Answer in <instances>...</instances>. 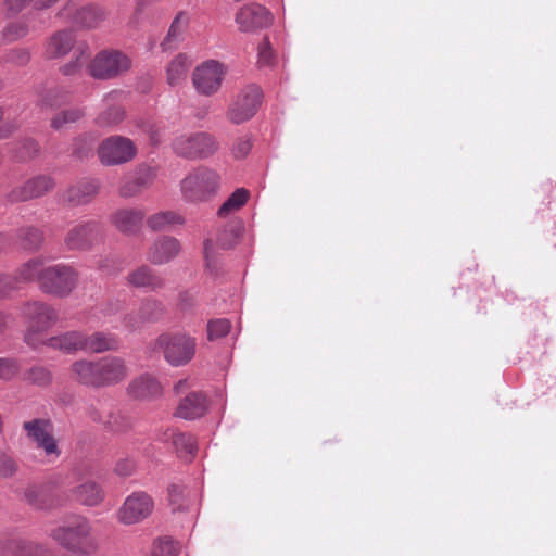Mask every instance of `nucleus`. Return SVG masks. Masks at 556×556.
I'll return each instance as SVG.
<instances>
[{
    "label": "nucleus",
    "instance_id": "43",
    "mask_svg": "<svg viewBox=\"0 0 556 556\" xmlns=\"http://www.w3.org/2000/svg\"><path fill=\"white\" fill-rule=\"evenodd\" d=\"M124 116L125 112L122 108H109L98 116L97 124L101 127H112L119 124Z\"/></svg>",
    "mask_w": 556,
    "mask_h": 556
},
{
    "label": "nucleus",
    "instance_id": "9",
    "mask_svg": "<svg viewBox=\"0 0 556 556\" xmlns=\"http://www.w3.org/2000/svg\"><path fill=\"white\" fill-rule=\"evenodd\" d=\"M218 143L214 136L207 132L184 134L173 141L174 152L186 159H205L214 154Z\"/></svg>",
    "mask_w": 556,
    "mask_h": 556
},
{
    "label": "nucleus",
    "instance_id": "6",
    "mask_svg": "<svg viewBox=\"0 0 556 556\" xmlns=\"http://www.w3.org/2000/svg\"><path fill=\"white\" fill-rule=\"evenodd\" d=\"M263 102V91L256 84L241 88L229 104L226 117L235 125L250 121L257 113Z\"/></svg>",
    "mask_w": 556,
    "mask_h": 556
},
{
    "label": "nucleus",
    "instance_id": "23",
    "mask_svg": "<svg viewBox=\"0 0 556 556\" xmlns=\"http://www.w3.org/2000/svg\"><path fill=\"white\" fill-rule=\"evenodd\" d=\"M144 212L139 208H119L111 215L113 226L125 235H135L141 227Z\"/></svg>",
    "mask_w": 556,
    "mask_h": 556
},
{
    "label": "nucleus",
    "instance_id": "30",
    "mask_svg": "<svg viewBox=\"0 0 556 556\" xmlns=\"http://www.w3.org/2000/svg\"><path fill=\"white\" fill-rule=\"evenodd\" d=\"M161 384L149 375L134 379L128 386V393L136 399H151L161 393Z\"/></svg>",
    "mask_w": 556,
    "mask_h": 556
},
{
    "label": "nucleus",
    "instance_id": "11",
    "mask_svg": "<svg viewBox=\"0 0 556 556\" xmlns=\"http://www.w3.org/2000/svg\"><path fill=\"white\" fill-rule=\"evenodd\" d=\"M97 153L103 165H119L131 161L137 154V148L129 138L111 136L100 143Z\"/></svg>",
    "mask_w": 556,
    "mask_h": 556
},
{
    "label": "nucleus",
    "instance_id": "50",
    "mask_svg": "<svg viewBox=\"0 0 556 556\" xmlns=\"http://www.w3.org/2000/svg\"><path fill=\"white\" fill-rule=\"evenodd\" d=\"M16 462L9 455L0 452V478H11L17 471Z\"/></svg>",
    "mask_w": 556,
    "mask_h": 556
},
{
    "label": "nucleus",
    "instance_id": "27",
    "mask_svg": "<svg viewBox=\"0 0 556 556\" xmlns=\"http://www.w3.org/2000/svg\"><path fill=\"white\" fill-rule=\"evenodd\" d=\"M75 45V36L71 30H59L48 40L45 54L47 59H58L66 55Z\"/></svg>",
    "mask_w": 556,
    "mask_h": 556
},
{
    "label": "nucleus",
    "instance_id": "24",
    "mask_svg": "<svg viewBox=\"0 0 556 556\" xmlns=\"http://www.w3.org/2000/svg\"><path fill=\"white\" fill-rule=\"evenodd\" d=\"M127 282L134 288L149 291H156L165 285L164 279L148 265H141L131 270L127 275Z\"/></svg>",
    "mask_w": 556,
    "mask_h": 556
},
{
    "label": "nucleus",
    "instance_id": "29",
    "mask_svg": "<svg viewBox=\"0 0 556 556\" xmlns=\"http://www.w3.org/2000/svg\"><path fill=\"white\" fill-rule=\"evenodd\" d=\"M100 182L96 179H88L68 188L65 200L74 205H81L91 202L98 194Z\"/></svg>",
    "mask_w": 556,
    "mask_h": 556
},
{
    "label": "nucleus",
    "instance_id": "44",
    "mask_svg": "<svg viewBox=\"0 0 556 556\" xmlns=\"http://www.w3.org/2000/svg\"><path fill=\"white\" fill-rule=\"evenodd\" d=\"M68 92L61 89L54 88L48 90L41 99V104L47 108H59L68 101Z\"/></svg>",
    "mask_w": 556,
    "mask_h": 556
},
{
    "label": "nucleus",
    "instance_id": "14",
    "mask_svg": "<svg viewBox=\"0 0 556 556\" xmlns=\"http://www.w3.org/2000/svg\"><path fill=\"white\" fill-rule=\"evenodd\" d=\"M0 553L2 556H55L48 544L23 536L0 541Z\"/></svg>",
    "mask_w": 556,
    "mask_h": 556
},
{
    "label": "nucleus",
    "instance_id": "48",
    "mask_svg": "<svg viewBox=\"0 0 556 556\" xmlns=\"http://www.w3.org/2000/svg\"><path fill=\"white\" fill-rule=\"evenodd\" d=\"M98 269L105 275H115L121 271V262L114 255H106L98 261Z\"/></svg>",
    "mask_w": 556,
    "mask_h": 556
},
{
    "label": "nucleus",
    "instance_id": "49",
    "mask_svg": "<svg viewBox=\"0 0 556 556\" xmlns=\"http://www.w3.org/2000/svg\"><path fill=\"white\" fill-rule=\"evenodd\" d=\"M20 371V365L15 359L0 357V379L10 380Z\"/></svg>",
    "mask_w": 556,
    "mask_h": 556
},
{
    "label": "nucleus",
    "instance_id": "7",
    "mask_svg": "<svg viewBox=\"0 0 556 556\" xmlns=\"http://www.w3.org/2000/svg\"><path fill=\"white\" fill-rule=\"evenodd\" d=\"M227 74L226 64L218 60H206L194 67L191 75L192 86L199 94L213 97L222 89Z\"/></svg>",
    "mask_w": 556,
    "mask_h": 556
},
{
    "label": "nucleus",
    "instance_id": "57",
    "mask_svg": "<svg viewBox=\"0 0 556 556\" xmlns=\"http://www.w3.org/2000/svg\"><path fill=\"white\" fill-rule=\"evenodd\" d=\"M136 470V463L132 458H123L119 459L114 468L116 475L121 477H129Z\"/></svg>",
    "mask_w": 556,
    "mask_h": 556
},
{
    "label": "nucleus",
    "instance_id": "21",
    "mask_svg": "<svg viewBox=\"0 0 556 556\" xmlns=\"http://www.w3.org/2000/svg\"><path fill=\"white\" fill-rule=\"evenodd\" d=\"M180 252V242L174 237L157 238L147 251V260L154 265H163L175 258Z\"/></svg>",
    "mask_w": 556,
    "mask_h": 556
},
{
    "label": "nucleus",
    "instance_id": "60",
    "mask_svg": "<svg viewBox=\"0 0 556 556\" xmlns=\"http://www.w3.org/2000/svg\"><path fill=\"white\" fill-rule=\"evenodd\" d=\"M184 495V488L180 485L173 484L168 488V497L173 505H177V508L182 507V502L180 500Z\"/></svg>",
    "mask_w": 556,
    "mask_h": 556
},
{
    "label": "nucleus",
    "instance_id": "39",
    "mask_svg": "<svg viewBox=\"0 0 556 556\" xmlns=\"http://www.w3.org/2000/svg\"><path fill=\"white\" fill-rule=\"evenodd\" d=\"M190 16L187 12L180 11L176 14L168 29L167 36L162 42V48L164 51L168 50L172 47V41L182 33V30L188 26Z\"/></svg>",
    "mask_w": 556,
    "mask_h": 556
},
{
    "label": "nucleus",
    "instance_id": "40",
    "mask_svg": "<svg viewBox=\"0 0 556 556\" xmlns=\"http://www.w3.org/2000/svg\"><path fill=\"white\" fill-rule=\"evenodd\" d=\"M75 60L62 67L64 75H73L77 73L84 64L89 60L91 52L86 43H79L74 50Z\"/></svg>",
    "mask_w": 556,
    "mask_h": 556
},
{
    "label": "nucleus",
    "instance_id": "61",
    "mask_svg": "<svg viewBox=\"0 0 556 556\" xmlns=\"http://www.w3.org/2000/svg\"><path fill=\"white\" fill-rule=\"evenodd\" d=\"M13 290L11 276L0 275V298L7 296Z\"/></svg>",
    "mask_w": 556,
    "mask_h": 556
},
{
    "label": "nucleus",
    "instance_id": "12",
    "mask_svg": "<svg viewBox=\"0 0 556 556\" xmlns=\"http://www.w3.org/2000/svg\"><path fill=\"white\" fill-rule=\"evenodd\" d=\"M130 66L131 60L125 53L111 50L98 53L89 70L92 77L108 79L128 71Z\"/></svg>",
    "mask_w": 556,
    "mask_h": 556
},
{
    "label": "nucleus",
    "instance_id": "55",
    "mask_svg": "<svg viewBox=\"0 0 556 556\" xmlns=\"http://www.w3.org/2000/svg\"><path fill=\"white\" fill-rule=\"evenodd\" d=\"M251 149H252L251 138L248 136H244L242 138H239L235 142L233 148H232V154L237 159H242L249 154Z\"/></svg>",
    "mask_w": 556,
    "mask_h": 556
},
{
    "label": "nucleus",
    "instance_id": "35",
    "mask_svg": "<svg viewBox=\"0 0 556 556\" xmlns=\"http://www.w3.org/2000/svg\"><path fill=\"white\" fill-rule=\"evenodd\" d=\"M43 262L41 258H33L28 262L24 263L17 270L14 277H11L12 285L14 289H16L17 283L20 282H29L37 280L38 276H40L41 270H43Z\"/></svg>",
    "mask_w": 556,
    "mask_h": 556
},
{
    "label": "nucleus",
    "instance_id": "26",
    "mask_svg": "<svg viewBox=\"0 0 556 556\" xmlns=\"http://www.w3.org/2000/svg\"><path fill=\"white\" fill-rule=\"evenodd\" d=\"M206 409V397L202 393L191 392L180 401L176 415L184 419L192 420L202 417Z\"/></svg>",
    "mask_w": 556,
    "mask_h": 556
},
{
    "label": "nucleus",
    "instance_id": "45",
    "mask_svg": "<svg viewBox=\"0 0 556 556\" xmlns=\"http://www.w3.org/2000/svg\"><path fill=\"white\" fill-rule=\"evenodd\" d=\"M20 237L23 247L28 250L38 249L43 239L41 231L34 227H26L21 229Z\"/></svg>",
    "mask_w": 556,
    "mask_h": 556
},
{
    "label": "nucleus",
    "instance_id": "1",
    "mask_svg": "<svg viewBox=\"0 0 556 556\" xmlns=\"http://www.w3.org/2000/svg\"><path fill=\"white\" fill-rule=\"evenodd\" d=\"M49 536L61 547L73 553L91 554L99 548L90 520L81 515L68 517L62 525L53 528Z\"/></svg>",
    "mask_w": 556,
    "mask_h": 556
},
{
    "label": "nucleus",
    "instance_id": "25",
    "mask_svg": "<svg viewBox=\"0 0 556 556\" xmlns=\"http://www.w3.org/2000/svg\"><path fill=\"white\" fill-rule=\"evenodd\" d=\"M71 495L80 505L94 507L104 500V491L100 484L92 480H86L71 490Z\"/></svg>",
    "mask_w": 556,
    "mask_h": 556
},
{
    "label": "nucleus",
    "instance_id": "56",
    "mask_svg": "<svg viewBox=\"0 0 556 556\" xmlns=\"http://www.w3.org/2000/svg\"><path fill=\"white\" fill-rule=\"evenodd\" d=\"M274 59L275 56L270 43L267 39H265L258 48V64L261 66L271 65Z\"/></svg>",
    "mask_w": 556,
    "mask_h": 556
},
{
    "label": "nucleus",
    "instance_id": "64",
    "mask_svg": "<svg viewBox=\"0 0 556 556\" xmlns=\"http://www.w3.org/2000/svg\"><path fill=\"white\" fill-rule=\"evenodd\" d=\"M88 415L90 416V418L92 420L98 421V420L101 419V414L97 409H94L93 407L88 408Z\"/></svg>",
    "mask_w": 556,
    "mask_h": 556
},
{
    "label": "nucleus",
    "instance_id": "28",
    "mask_svg": "<svg viewBox=\"0 0 556 556\" xmlns=\"http://www.w3.org/2000/svg\"><path fill=\"white\" fill-rule=\"evenodd\" d=\"M84 341L85 332L67 331L60 336L51 337L45 340L43 344L49 348L71 354L78 351H84Z\"/></svg>",
    "mask_w": 556,
    "mask_h": 556
},
{
    "label": "nucleus",
    "instance_id": "59",
    "mask_svg": "<svg viewBox=\"0 0 556 556\" xmlns=\"http://www.w3.org/2000/svg\"><path fill=\"white\" fill-rule=\"evenodd\" d=\"M38 152H39L38 143L30 139L26 140L23 143V148L21 151V159H23V160L30 159V157L35 156Z\"/></svg>",
    "mask_w": 556,
    "mask_h": 556
},
{
    "label": "nucleus",
    "instance_id": "52",
    "mask_svg": "<svg viewBox=\"0 0 556 556\" xmlns=\"http://www.w3.org/2000/svg\"><path fill=\"white\" fill-rule=\"evenodd\" d=\"M146 324L147 321L143 318L140 308L126 314L123 318V325L129 330H137Z\"/></svg>",
    "mask_w": 556,
    "mask_h": 556
},
{
    "label": "nucleus",
    "instance_id": "32",
    "mask_svg": "<svg viewBox=\"0 0 556 556\" xmlns=\"http://www.w3.org/2000/svg\"><path fill=\"white\" fill-rule=\"evenodd\" d=\"M185 222V217L175 211H162L149 216L147 225L153 231H165L181 226Z\"/></svg>",
    "mask_w": 556,
    "mask_h": 556
},
{
    "label": "nucleus",
    "instance_id": "22",
    "mask_svg": "<svg viewBox=\"0 0 556 556\" xmlns=\"http://www.w3.org/2000/svg\"><path fill=\"white\" fill-rule=\"evenodd\" d=\"M71 378L77 383L91 387L101 388L99 361L78 359L71 365Z\"/></svg>",
    "mask_w": 556,
    "mask_h": 556
},
{
    "label": "nucleus",
    "instance_id": "51",
    "mask_svg": "<svg viewBox=\"0 0 556 556\" xmlns=\"http://www.w3.org/2000/svg\"><path fill=\"white\" fill-rule=\"evenodd\" d=\"M31 5V0H3L2 7L8 16H15Z\"/></svg>",
    "mask_w": 556,
    "mask_h": 556
},
{
    "label": "nucleus",
    "instance_id": "8",
    "mask_svg": "<svg viewBox=\"0 0 556 556\" xmlns=\"http://www.w3.org/2000/svg\"><path fill=\"white\" fill-rule=\"evenodd\" d=\"M61 18L81 29L97 28L104 20V10L96 3L68 0L60 10Z\"/></svg>",
    "mask_w": 556,
    "mask_h": 556
},
{
    "label": "nucleus",
    "instance_id": "16",
    "mask_svg": "<svg viewBox=\"0 0 556 556\" xmlns=\"http://www.w3.org/2000/svg\"><path fill=\"white\" fill-rule=\"evenodd\" d=\"M101 388L122 383L129 375L126 361L116 355L98 358Z\"/></svg>",
    "mask_w": 556,
    "mask_h": 556
},
{
    "label": "nucleus",
    "instance_id": "31",
    "mask_svg": "<svg viewBox=\"0 0 556 556\" xmlns=\"http://www.w3.org/2000/svg\"><path fill=\"white\" fill-rule=\"evenodd\" d=\"M118 349L117 339L111 333L93 332L85 333L84 352L103 353L106 351H115Z\"/></svg>",
    "mask_w": 556,
    "mask_h": 556
},
{
    "label": "nucleus",
    "instance_id": "15",
    "mask_svg": "<svg viewBox=\"0 0 556 556\" xmlns=\"http://www.w3.org/2000/svg\"><path fill=\"white\" fill-rule=\"evenodd\" d=\"M102 237V228L97 222H85L74 226L65 237L71 250H86Z\"/></svg>",
    "mask_w": 556,
    "mask_h": 556
},
{
    "label": "nucleus",
    "instance_id": "33",
    "mask_svg": "<svg viewBox=\"0 0 556 556\" xmlns=\"http://www.w3.org/2000/svg\"><path fill=\"white\" fill-rule=\"evenodd\" d=\"M165 439L170 441L180 457L190 460L195 452L197 442L191 434L182 433L177 430H168Z\"/></svg>",
    "mask_w": 556,
    "mask_h": 556
},
{
    "label": "nucleus",
    "instance_id": "37",
    "mask_svg": "<svg viewBox=\"0 0 556 556\" xmlns=\"http://www.w3.org/2000/svg\"><path fill=\"white\" fill-rule=\"evenodd\" d=\"M139 308L147 323L159 321L166 312L163 302L154 298L143 300Z\"/></svg>",
    "mask_w": 556,
    "mask_h": 556
},
{
    "label": "nucleus",
    "instance_id": "34",
    "mask_svg": "<svg viewBox=\"0 0 556 556\" xmlns=\"http://www.w3.org/2000/svg\"><path fill=\"white\" fill-rule=\"evenodd\" d=\"M191 66L188 55L180 53L176 55L166 68L167 83L170 86L179 85L185 78Z\"/></svg>",
    "mask_w": 556,
    "mask_h": 556
},
{
    "label": "nucleus",
    "instance_id": "3",
    "mask_svg": "<svg viewBox=\"0 0 556 556\" xmlns=\"http://www.w3.org/2000/svg\"><path fill=\"white\" fill-rule=\"evenodd\" d=\"M78 281V271L66 264L48 266L38 276V285L45 293L62 299L76 289Z\"/></svg>",
    "mask_w": 556,
    "mask_h": 556
},
{
    "label": "nucleus",
    "instance_id": "17",
    "mask_svg": "<svg viewBox=\"0 0 556 556\" xmlns=\"http://www.w3.org/2000/svg\"><path fill=\"white\" fill-rule=\"evenodd\" d=\"M273 22L270 12L261 4H250L239 10L236 23L242 31H254L268 27Z\"/></svg>",
    "mask_w": 556,
    "mask_h": 556
},
{
    "label": "nucleus",
    "instance_id": "19",
    "mask_svg": "<svg viewBox=\"0 0 556 556\" xmlns=\"http://www.w3.org/2000/svg\"><path fill=\"white\" fill-rule=\"evenodd\" d=\"M24 500L38 510H52L64 505V500L51 489L42 485H30L24 491Z\"/></svg>",
    "mask_w": 556,
    "mask_h": 556
},
{
    "label": "nucleus",
    "instance_id": "36",
    "mask_svg": "<svg viewBox=\"0 0 556 556\" xmlns=\"http://www.w3.org/2000/svg\"><path fill=\"white\" fill-rule=\"evenodd\" d=\"M29 33L28 24L22 20H15L4 25L0 31L1 43H11L26 37Z\"/></svg>",
    "mask_w": 556,
    "mask_h": 556
},
{
    "label": "nucleus",
    "instance_id": "46",
    "mask_svg": "<svg viewBox=\"0 0 556 556\" xmlns=\"http://www.w3.org/2000/svg\"><path fill=\"white\" fill-rule=\"evenodd\" d=\"M231 324L226 318L211 320L207 325V338L213 341L227 336L230 331Z\"/></svg>",
    "mask_w": 556,
    "mask_h": 556
},
{
    "label": "nucleus",
    "instance_id": "20",
    "mask_svg": "<svg viewBox=\"0 0 556 556\" xmlns=\"http://www.w3.org/2000/svg\"><path fill=\"white\" fill-rule=\"evenodd\" d=\"M54 187L51 177L39 175L26 180L22 186L15 188L10 193L11 201H27L42 197Z\"/></svg>",
    "mask_w": 556,
    "mask_h": 556
},
{
    "label": "nucleus",
    "instance_id": "41",
    "mask_svg": "<svg viewBox=\"0 0 556 556\" xmlns=\"http://www.w3.org/2000/svg\"><path fill=\"white\" fill-rule=\"evenodd\" d=\"M156 0H137L132 14L129 17L128 24L132 28H138L141 23L148 20Z\"/></svg>",
    "mask_w": 556,
    "mask_h": 556
},
{
    "label": "nucleus",
    "instance_id": "63",
    "mask_svg": "<svg viewBox=\"0 0 556 556\" xmlns=\"http://www.w3.org/2000/svg\"><path fill=\"white\" fill-rule=\"evenodd\" d=\"M59 0H31V7L35 10H46L55 4Z\"/></svg>",
    "mask_w": 556,
    "mask_h": 556
},
{
    "label": "nucleus",
    "instance_id": "58",
    "mask_svg": "<svg viewBox=\"0 0 556 556\" xmlns=\"http://www.w3.org/2000/svg\"><path fill=\"white\" fill-rule=\"evenodd\" d=\"M195 305H197V299L191 292L184 291L179 294L178 306L181 311H184V312L190 311Z\"/></svg>",
    "mask_w": 556,
    "mask_h": 556
},
{
    "label": "nucleus",
    "instance_id": "10",
    "mask_svg": "<svg viewBox=\"0 0 556 556\" xmlns=\"http://www.w3.org/2000/svg\"><path fill=\"white\" fill-rule=\"evenodd\" d=\"M27 438L38 450H41L49 462L61 455L58 441L53 435L52 425L47 419L36 418L23 424Z\"/></svg>",
    "mask_w": 556,
    "mask_h": 556
},
{
    "label": "nucleus",
    "instance_id": "47",
    "mask_svg": "<svg viewBox=\"0 0 556 556\" xmlns=\"http://www.w3.org/2000/svg\"><path fill=\"white\" fill-rule=\"evenodd\" d=\"M150 556H177V548L174 541L159 539L153 543Z\"/></svg>",
    "mask_w": 556,
    "mask_h": 556
},
{
    "label": "nucleus",
    "instance_id": "62",
    "mask_svg": "<svg viewBox=\"0 0 556 556\" xmlns=\"http://www.w3.org/2000/svg\"><path fill=\"white\" fill-rule=\"evenodd\" d=\"M3 112L0 109V139L7 138L15 129V126L9 122H3Z\"/></svg>",
    "mask_w": 556,
    "mask_h": 556
},
{
    "label": "nucleus",
    "instance_id": "53",
    "mask_svg": "<svg viewBox=\"0 0 556 556\" xmlns=\"http://www.w3.org/2000/svg\"><path fill=\"white\" fill-rule=\"evenodd\" d=\"M30 60V53L27 49L24 48H16L11 50L7 54V61L11 62L17 66H24L26 65Z\"/></svg>",
    "mask_w": 556,
    "mask_h": 556
},
{
    "label": "nucleus",
    "instance_id": "42",
    "mask_svg": "<svg viewBox=\"0 0 556 556\" xmlns=\"http://www.w3.org/2000/svg\"><path fill=\"white\" fill-rule=\"evenodd\" d=\"M84 115V111L79 108L62 111L52 118L51 127L55 130H61L66 125L78 122Z\"/></svg>",
    "mask_w": 556,
    "mask_h": 556
},
{
    "label": "nucleus",
    "instance_id": "13",
    "mask_svg": "<svg viewBox=\"0 0 556 556\" xmlns=\"http://www.w3.org/2000/svg\"><path fill=\"white\" fill-rule=\"evenodd\" d=\"M154 507L152 497L146 492L128 495L116 513L117 520L126 526L136 525L147 519Z\"/></svg>",
    "mask_w": 556,
    "mask_h": 556
},
{
    "label": "nucleus",
    "instance_id": "54",
    "mask_svg": "<svg viewBox=\"0 0 556 556\" xmlns=\"http://www.w3.org/2000/svg\"><path fill=\"white\" fill-rule=\"evenodd\" d=\"M28 379L34 383L46 386L51 381V374L43 367H34L29 371Z\"/></svg>",
    "mask_w": 556,
    "mask_h": 556
},
{
    "label": "nucleus",
    "instance_id": "38",
    "mask_svg": "<svg viewBox=\"0 0 556 556\" xmlns=\"http://www.w3.org/2000/svg\"><path fill=\"white\" fill-rule=\"evenodd\" d=\"M248 199L249 192L245 189H237L218 208V216L226 217L232 212L240 210L247 203Z\"/></svg>",
    "mask_w": 556,
    "mask_h": 556
},
{
    "label": "nucleus",
    "instance_id": "18",
    "mask_svg": "<svg viewBox=\"0 0 556 556\" xmlns=\"http://www.w3.org/2000/svg\"><path fill=\"white\" fill-rule=\"evenodd\" d=\"M156 177L152 167L140 165L130 175L124 178L118 193L123 198H132L150 187Z\"/></svg>",
    "mask_w": 556,
    "mask_h": 556
},
{
    "label": "nucleus",
    "instance_id": "4",
    "mask_svg": "<svg viewBox=\"0 0 556 556\" xmlns=\"http://www.w3.org/2000/svg\"><path fill=\"white\" fill-rule=\"evenodd\" d=\"M23 313L28 319L26 342L36 348L43 343L40 334L51 329L59 320L58 311L48 303L34 301L25 304Z\"/></svg>",
    "mask_w": 556,
    "mask_h": 556
},
{
    "label": "nucleus",
    "instance_id": "2",
    "mask_svg": "<svg viewBox=\"0 0 556 556\" xmlns=\"http://www.w3.org/2000/svg\"><path fill=\"white\" fill-rule=\"evenodd\" d=\"M219 188V174L205 166L192 169L180 181L182 199L189 203L207 202L217 194Z\"/></svg>",
    "mask_w": 556,
    "mask_h": 556
},
{
    "label": "nucleus",
    "instance_id": "5",
    "mask_svg": "<svg viewBox=\"0 0 556 556\" xmlns=\"http://www.w3.org/2000/svg\"><path fill=\"white\" fill-rule=\"evenodd\" d=\"M195 340L186 333H163L155 341L154 351L162 352L173 366L189 363L195 354Z\"/></svg>",
    "mask_w": 556,
    "mask_h": 556
}]
</instances>
